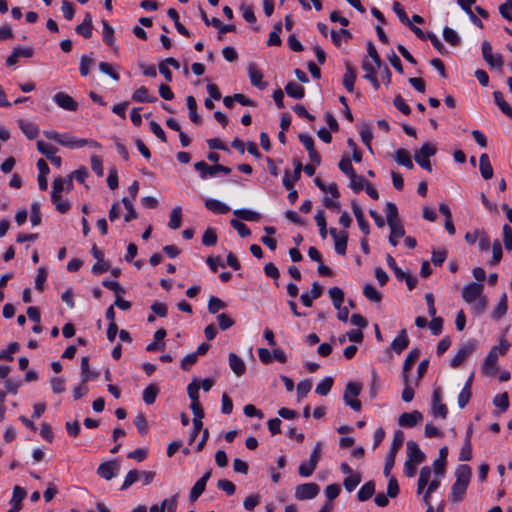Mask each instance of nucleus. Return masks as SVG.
<instances>
[{
  "label": "nucleus",
  "instance_id": "1",
  "mask_svg": "<svg viewBox=\"0 0 512 512\" xmlns=\"http://www.w3.org/2000/svg\"><path fill=\"white\" fill-rule=\"evenodd\" d=\"M471 468L467 464H460L455 470L456 481L451 487V501L460 502L465 494L471 479Z\"/></svg>",
  "mask_w": 512,
  "mask_h": 512
},
{
  "label": "nucleus",
  "instance_id": "2",
  "mask_svg": "<svg viewBox=\"0 0 512 512\" xmlns=\"http://www.w3.org/2000/svg\"><path fill=\"white\" fill-rule=\"evenodd\" d=\"M508 348L509 343L507 342L506 339L502 338L500 339L498 346H493L490 349L482 365V372L486 376L493 377L496 375L498 356L504 355L507 352Z\"/></svg>",
  "mask_w": 512,
  "mask_h": 512
},
{
  "label": "nucleus",
  "instance_id": "3",
  "mask_svg": "<svg viewBox=\"0 0 512 512\" xmlns=\"http://www.w3.org/2000/svg\"><path fill=\"white\" fill-rule=\"evenodd\" d=\"M362 390V384L358 382H348L345 387V393L343 400L354 411L359 412L361 410V402L356 399Z\"/></svg>",
  "mask_w": 512,
  "mask_h": 512
},
{
  "label": "nucleus",
  "instance_id": "4",
  "mask_svg": "<svg viewBox=\"0 0 512 512\" xmlns=\"http://www.w3.org/2000/svg\"><path fill=\"white\" fill-rule=\"evenodd\" d=\"M437 152V148L429 142L424 143L418 151L414 154V159L416 163L427 170L428 172L432 171L431 163L429 158L434 156Z\"/></svg>",
  "mask_w": 512,
  "mask_h": 512
},
{
  "label": "nucleus",
  "instance_id": "5",
  "mask_svg": "<svg viewBox=\"0 0 512 512\" xmlns=\"http://www.w3.org/2000/svg\"><path fill=\"white\" fill-rule=\"evenodd\" d=\"M476 349V343L473 340L467 341L465 344H463L457 351V353L452 357L450 360V365L453 368H456L460 366L465 359L473 353V351Z\"/></svg>",
  "mask_w": 512,
  "mask_h": 512
},
{
  "label": "nucleus",
  "instance_id": "6",
  "mask_svg": "<svg viewBox=\"0 0 512 512\" xmlns=\"http://www.w3.org/2000/svg\"><path fill=\"white\" fill-rule=\"evenodd\" d=\"M194 168L201 173V177L205 178L206 176H213L217 172H222L224 174H229L231 169L227 166L221 164H215L213 166L208 165L204 161H199L194 164Z\"/></svg>",
  "mask_w": 512,
  "mask_h": 512
},
{
  "label": "nucleus",
  "instance_id": "7",
  "mask_svg": "<svg viewBox=\"0 0 512 512\" xmlns=\"http://www.w3.org/2000/svg\"><path fill=\"white\" fill-rule=\"evenodd\" d=\"M120 470V465L116 460H109L101 463L97 468V474L100 478L109 481L114 478Z\"/></svg>",
  "mask_w": 512,
  "mask_h": 512
},
{
  "label": "nucleus",
  "instance_id": "8",
  "mask_svg": "<svg viewBox=\"0 0 512 512\" xmlns=\"http://www.w3.org/2000/svg\"><path fill=\"white\" fill-rule=\"evenodd\" d=\"M319 493V486L316 483L300 484L295 489V497L298 500L313 499Z\"/></svg>",
  "mask_w": 512,
  "mask_h": 512
},
{
  "label": "nucleus",
  "instance_id": "9",
  "mask_svg": "<svg viewBox=\"0 0 512 512\" xmlns=\"http://www.w3.org/2000/svg\"><path fill=\"white\" fill-rule=\"evenodd\" d=\"M483 284L471 282L462 289V298L465 302L471 304L481 297Z\"/></svg>",
  "mask_w": 512,
  "mask_h": 512
},
{
  "label": "nucleus",
  "instance_id": "10",
  "mask_svg": "<svg viewBox=\"0 0 512 512\" xmlns=\"http://www.w3.org/2000/svg\"><path fill=\"white\" fill-rule=\"evenodd\" d=\"M329 233L334 239L335 252L339 255H345L348 242V233L345 231L337 232L335 228H330Z\"/></svg>",
  "mask_w": 512,
  "mask_h": 512
},
{
  "label": "nucleus",
  "instance_id": "11",
  "mask_svg": "<svg viewBox=\"0 0 512 512\" xmlns=\"http://www.w3.org/2000/svg\"><path fill=\"white\" fill-rule=\"evenodd\" d=\"M53 101L62 109L75 112L78 109V103L67 93L57 92L53 96Z\"/></svg>",
  "mask_w": 512,
  "mask_h": 512
},
{
  "label": "nucleus",
  "instance_id": "12",
  "mask_svg": "<svg viewBox=\"0 0 512 512\" xmlns=\"http://www.w3.org/2000/svg\"><path fill=\"white\" fill-rule=\"evenodd\" d=\"M423 420V415L421 412L415 410L410 413L405 412L402 413L398 419V424L402 427L412 428L417 423Z\"/></svg>",
  "mask_w": 512,
  "mask_h": 512
},
{
  "label": "nucleus",
  "instance_id": "13",
  "mask_svg": "<svg viewBox=\"0 0 512 512\" xmlns=\"http://www.w3.org/2000/svg\"><path fill=\"white\" fill-rule=\"evenodd\" d=\"M32 47H17L12 50V53L7 57L6 64L8 66L15 65L20 58H30L33 56Z\"/></svg>",
  "mask_w": 512,
  "mask_h": 512
},
{
  "label": "nucleus",
  "instance_id": "14",
  "mask_svg": "<svg viewBox=\"0 0 512 512\" xmlns=\"http://www.w3.org/2000/svg\"><path fill=\"white\" fill-rule=\"evenodd\" d=\"M408 461L421 464L425 460V454L420 450L418 444L412 440L407 442Z\"/></svg>",
  "mask_w": 512,
  "mask_h": 512
},
{
  "label": "nucleus",
  "instance_id": "15",
  "mask_svg": "<svg viewBox=\"0 0 512 512\" xmlns=\"http://www.w3.org/2000/svg\"><path fill=\"white\" fill-rule=\"evenodd\" d=\"M248 75L250 82L253 86L259 89H265L267 87V83L263 82V73L257 69L256 64L250 63L248 66Z\"/></svg>",
  "mask_w": 512,
  "mask_h": 512
},
{
  "label": "nucleus",
  "instance_id": "16",
  "mask_svg": "<svg viewBox=\"0 0 512 512\" xmlns=\"http://www.w3.org/2000/svg\"><path fill=\"white\" fill-rule=\"evenodd\" d=\"M356 81V71L350 62L345 63V73L343 75V85L350 93L354 92V84Z\"/></svg>",
  "mask_w": 512,
  "mask_h": 512
},
{
  "label": "nucleus",
  "instance_id": "17",
  "mask_svg": "<svg viewBox=\"0 0 512 512\" xmlns=\"http://www.w3.org/2000/svg\"><path fill=\"white\" fill-rule=\"evenodd\" d=\"M229 366L236 376H242L246 371V365L241 357L231 352L228 356Z\"/></svg>",
  "mask_w": 512,
  "mask_h": 512
},
{
  "label": "nucleus",
  "instance_id": "18",
  "mask_svg": "<svg viewBox=\"0 0 512 512\" xmlns=\"http://www.w3.org/2000/svg\"><path fill=\"white\" fill-rule=\"evenodd\" d=\"M351 206L354 216L357 219L360 230L363 232L365 236H367L370 233V229L368 222L364 219L362 208L358 205L356 201H352Z\"/></svg>",
  "mask_w": 512,
  "mask_h": 512
},
{
  "label": "nucleus",
  "instance_id": "19",
  "mask_svg": "<svg viewBox=\"0 0 512 512\" xmlns=\"http://www.w3.org/2000/svg\"><path fill=\"white\" fill-rule=\"evenodd\" d=\"M409 345V338L406 333V330H402L396 338L393 339L391 343V348L397 354L402 353Z\"/></svg>",
  "mask_w": 512,
  "mask_h": 512
},
{
  "label": "nucleus",
  "instance_id": "20",
  "mask_svg": "<svg viewBox=\"0 0 512 512\" xmlns=\"http://www.w3.org/2000/svg\"><path fill=\"white\" fill-rule=\"evenodd\" d=\"M132 100L139 103H153L157 101V98L150 95L149 90L145 86H141L133 92Z\"/></svg>",
  "mask_w": 512,
  "mask_h": 512
},
{
  "label": "nucleus",
  "instance_id": "21",
  "mask_svg": "<svg viewBox=\"0 0 512 512\" xmlns=\"http://www.w3.org/2000/svg\"><path fill=\"white\" fill-rule=\"evenodd\" d=\"M447 456L448 448L446 446L440 448L439 457L433 462V470L437 476L444 474Z\"/></svg>",
  "mask_w": 512,
  "mask_h": 512
},
{
  "label": "nucleus",
  "instance_id": "22",
  "mask_svg": "<svg viewBox=\"0 0 512 512\" xmlns=\"http://www.w3.org/2000/svg\"><path fill=\"white\" fill-rule=\"evenodd\" d=\"M362 69L366 72L363 76L366 80L370 81L375 90L379 89V82L376 77V70L367 59L362 62Z\"/></svg>",
  "mask_w": 512,
  "mask_h": 512
},
{
  "label": "nucleus",
  "instance_id": "23",
  "mask_svg": "<svg viewBox=\"0 0 512 512\" xmlns=\"http://www.w3.org/2000/svg\"><path fill=\"white\" fill-rule=\"evenodd\" d=\"M479 169L481 176L485 179H491L493 177V168L490 163L489 157L486 153L480 155L479 158Z\"/></svg>",
  "mask_w": 512,
  "mask_h": 512
},
{
  "label": "nucleus",
  "instance_id": "24",
  "mask_svg": "<svg viewBox=\"0 0 512 512\" xmlns=\"http://www.w3.org/2000/svg\"><path fill=\"white\" fill-rule=\"evenodd\" d=\"M76 32L82 35L84 38H91L92 36V17L89 13H86L84 20L81 24L76 26Z\"/></svg>",
  "mask_w": 512,
  "mask_h": 512
},
{
  "label": "nucleus",
  "instance_id": "25",
  "mask_svg": "<svg viewBox=\"0 0 512 512\" xmlns=\"http://www.w3.org/2000/svg\"><path fill=\"white\" fill-rule=\"evenodd\" d=\"M432 470L429 466H424L420 469V474L417 482V494L421 495L425 487L428 485Z\"/></svg>",
  "mask_w": 512,
  "mask_h": 512
},
{
  "label": "nucleus",
  "instance_id": "26",
  "mask_svg": "<svg viewBox=\"0 0 512 512\" xmlns=\"http://www.w3.org/2000/svg\"><path fill=\"white\" fill-rule=\"evenodd\" d=\"M18 125H19V128L21 129V131L30 140L35 139L39 134V128L34 123L26 122L21 119V120H18Z\"/></svg>",
  "mask_w": 512,
  "mask_h": 512
},
{
  "label": "nucleus",
  "instance_id": "27",
  "mask_svg": "<svg viewBox=\"0 0 512 512\" xmlns=\"http://www.w3.org/2000/svg\"><path fill=\"white\" fill-rule=\"evenodd\" d=\"M99 376L98 372L91 371L89 367V357L83 356L81 358V379L83 382H88L91 379H95Z\"/></svg>",
  "mask_w": 512,
  "mask_h": 512
},
{
  "label": "nucleus",
  "instance_id": "28",
  "mask_svg": "<svg viewBox=\"0 0 512 512\" xmlns=\"http://www.w3.org/2000/svg\"><path fill=\"white\" fill-rule=\"evenodd\" d=\"M493 98L495 104L498 106V108L509 118L512 119V107L505 101L504 96L502 92L495 91L493 93Z\"/></svg>",
  "mask_w": 512,
  "mask_h": 512
},
{
  "label": "nucleus",
  "instance_id": "29",
  "mask_svg": "<svg viewBox=\"0 0 512 512\" xmlns=\"http://www.w3.org/2000/svg\"><path fill=\"white\" fill-rule=\"evenodd\" d=\"M375 493V482L370 480L366 482L358 491L357 498L359 501L364 502L370 499Z\"/></svg>",
  "mask_w": 512,
  "mask_h": 512
},
{
  "label": "nucleus",
  "instance_id": "30",
  "mask_svg": "<svg viewBox=\"0 0 512 512\" xmlns=\"http://www.w3.org/2000/svg\"><path fill=\"white\" fill-rule=\"evenodd\" d=\"M395 161L399 165H402V166L406 167L407 169H413L414 168V165H413V162L411 160L410 154L408 153L407 150H405L403 148H399L395 152Z\"/></svg>",
  "mask_w": 512,
  "mask_h": 512
},
{
  "label": "nucleus",
  "instance_id": "31",
  "mask_svg": "<svg viewBox=\"0 0 512 512\" xmlns=\"http://www.w3.org/2000/svg\"><path fill=\"white\" fill-rule=\"evenodd\" d=\"M205 207L213 213L225 214L230 211V208L216 199H207L205 201Z\"/></svg>",
  "mask_w": 512,
  "mask_h": 512
},
{
  "label": "nucleus",
  "instance_id": "32",
  "mask_svg": "<svg viewBox=\"0 0 512 512\" xmlns=\"http://www.w3.org/2000/svg\"><path fill=\"white\" fill-rule=\"evenodd\" d=\"M186 104L189 110L190 120L195 124L201 123V117L197 113V102L192 95L186 97Z\"/></svg>",
  "mask_w": 512,
  "mask_h": 512
},
{
  "label": "nucleus",
  "instance_id": "33",
  "mask_svg": "<svg viewBox=\"0 0 512 512\" xmlns=\"http://www.w3.org/2000/svg\"><path fill=\"white\" fill-rule=\"evenodd\" d=\"M285 91L290 97L295 99H301L304 97L305 94L304 88L294 81H290L287 83V85L285 86Z\"/></svg>",
  "mask_w": 512,
  "mask_h": 512
},
{
  "label": "nucleus",
  "instance_id": "34",
  "mask_svg": "<svg viewBox=\"0 0 512 512\" xmlns=\"http://www.w3.org/2000/svg\"><path fill=\"white\" fill-rule=\"evenodd\" d=\"M181 221H182V208L180 206H176L171 211L168 226H169V228L176 230V229L180 228Z\"/></svg>",
  "mask_w": 512,
  "mask_h": 512
},
{
  "label": "nucleus",
  "instance_id": "35",
  "mask_svg": "<svg viewBox=\"0 0 512 512\" xmlns=\"http://www.w3.org/2000/svg\"><path fill=\"white\" fill-rule=\"evenodd\" d=\"M332 303L336 309H340L344 301V292L339 287H332L328 291Z\"/></svg>",
  "mask_w": 512,
  "mask_h": 512
},
{
  "label": "nucleus",
  "instance_id": "36",
  "mask_svg": "<svg viewBox=\"0 0 512 512\" xmlns=\"http://www.w3.org/2000/svg\"><path fill=\"white\" fill-rule=\"evenodd\" d=\"M330 36L332 42L335 46L340 47L342 43V39L344 38L346 41L352 38V34L347 29H340L339 31L332 30L330 32Z\"/></svg>",
  "mask_w": 512,
  "mask_h": 512
},
{
  "label": "nucleus",
  "instance_id": "37",
  "mask_svg": "<svg viewBox=\"0 0 512 512\" xmlns=\"http://www.w3.org/2000/svg\"><path fill=\"white\" fill-rule=\"evenodd\" d=\"M102 25L104 42L111 48L115 49L114 29L105 20L102 21Z\"/></svg>",
  "mask_w": 512,
  "mask_h": 512
},
{
  "label": "nucleus",
  "instance_id": "38",
  "mask_svg": "<svg viewBox=\"0 0 512 512\" xmlns=\"http://www.w3.org/2000/svg\"><path fill=\"white\" fill-rule=\"evenodd\" d=\"M158 393L159 389L155 384L148 385L143 391V401L147 405L153 404L156 400Z\"/></svg>",
  "mask_w": 512,
  "mask_h": 512
},
{
  "label": "nucleus",
  "instance_id": "39",
  "mask_svg": "<svg viewBox=\"0 0 512 512\" xmlns=\"http://www.w3.org/2000/svg\"><path fill=\"white\" fill-rule=\"evenodd\" d=\"M234 215L245 221H259L261 219V215L258 212L248 209H237L234 211Z\"/></svg>",
  "mask_w": 512,
  "mask_h": 512
},
{
  "label": "nucleus",
  "instance_id": "40",
  "mask_svg": "<svg viewBox=\"0 0 512 512\" xmlns=\"http://www.w3.org/2000/svg\"><path fill=\"white\" fill-rule=\"evenodd\" d=\"M385 213H386V219L387 224H392L394 222L400 221L399 215H398V209L397 206L392 202H387L385 207Z\"/></svg>",
  "mask_w": 512,
  "mask_h": 512
},
{
  "label": "nucleus",
  "instance_id": "41",
  "mask_svg": "<svg viewBox=\"0 0 512 512\" xmlns=\"http://www.w3.org/2000/svg\"><path fill=\"white\" fill-rule=\"evenodd\" d=\"M404 442V433L401 430H396L393 435V441L391 443L390 449L388 453H392L396 455L400 450Z\"/></svg>",
  "mask_w": 512,
  "mask_h": 512
},
{
  "label": "nucleus",
  "instance_id": "42",
  "mask_svg": "<svg viewBox=\"0 0 512 512\" xmlns=\"http://www.w3.org/2000/svg\"><path fill=\"white\" fill-rule=\"evenodd\" d=\"M51 201L56 206L57 211L62 214L66 213L71 208L70 202L62 200L60 194L51 193Z\"/></svg>",
  "mask_w": 512,
  "mask_h": 512
},
{
  "label": "nucleus",
  "instance_id": "43",
  "mask_svg": "<svg viewBox=\"0 0 512 512\" xmlns=\"http://www.w3.org/2000/svg\"><path fill=\"white\" fill-rule=\"evenodd\" d=\"M364 296L372 302L379 303L382 300V295L371 284H366L363 288Z\"/></svg>",
  "mask_w": 512,
  "mask_h": 512
},
{
  "label": "nucleus",
  "instance_id": "44",
  "mask_svg": "<svg viewBox=\"0 0 512 512\" xmlns=\"http://www.w3.org/2000/svg\"><path fill=\"white\" fill-rule=\"evenodd\" d=\"M507 312V295L504 293L492 313L494 319L502 318Z\"/></svg>",
  "mask_w": 512,
  "mask_h": 512
},
{
  "label": "nucleus",
  "instance_id": "45",
  "mask_svg": "<svg viewBox=\"0 0 512 512\" xmlns=\"http://www.w3.org/2000/svg\"><path fill=\"white\" fill-rule=\"evenodd\" d=\"M333 382L334 380L331 377L324 378L317 384L315 392L321 396H326L330 392Z\"/></svg>",
  "mask_w": 512,
  "mask_h": 512
},
{
  "label": "nucleus",
  "instance_id": "46",
  "mask_svg": "<svg viewBox=\"0 0 512 512\" xmlns=\"http://www.w3.org/2000/svg\"><path fill=\"white\" fill-rule=\"evenodd\" d=\"M141 478V472L136 470V469H133V470H130L125 479H124V482L121 486V490H126L128 489L131 485H133L135 482H137L139 479Z\"/></svg>",
  "mask_w": 512,
  "mask_h": 512
},
{
  "label": "nucleus",
  "instance_id": "47",
  "mask_svg": "<svg viewBox=\"0 0 512 512\" xmlns=\"http://www.w3.org/2000/svg\"><path fill=\"white\" fill-rule=\"evenodd\" d=\"M226 308V303L220 298L211 296L208 300V311L211 314H216L219 310Z\"/></svg>",
  "mask_w": 512,
  "mask_h": 512
},
{
  "label": "nucleus",
  "instance_id": "48",
  "mask_svg": "<svg viewBox=\"0 0 512 512\" xmlns=\"http://www.w3.org/2000/svg\"><path fill=\"white\" fill-rule=\"evenodd\" d=\"M350 188L355 192L359 193L361 190H363L368 183V180H366L362 176H358L355 174V177H350Z\"/></svg>",
  "mask_w": 512,
  "mask_h": 512
},
{
  "label": "nucleus",
  "instance_id": "49",
  "mask_svg": "<svg viewBox=\"0 0 512 512\" xmlns=\"http://www.w3.org/2000/svg\"><path fill=\"white\" fill-rule=\"evenodd\" d=\"M339 169L344 173L346 174L349 178L350 177H355V170L352 166V163H351V160L349 157L345 156V157H342V159L340 160L339 164Z\"/></svg>",
  "mask_w": 512,
  "mask_h": 512
},
{
  "label": "nucleus",
  "instance_id": "50",
  "mask_svg": "<svg viewBox=\"0 0 512 512\" xmlns=\"http://www.w3.org/2000/svg\"><path fill=\"white\" fill-rule=\"evenodd\" d=\"M419 356H420V351L417 348L412 349L407 354V356H406V358L404 360V364H403V368H404L405 372H409L410 371V369L412 368V366L416 362V360L419 358Z\"/></svg>",
  "mask_w": 512,
  "mask_h": 512
},
{
  "label": "nucleus",
  "instance_id": "51",
  "mask_svg": "<svg viewBox=\"0 0 512 512\" xmlns=\"http://www.w3.org/2000/svg\"><path fill=\"white\" fill-rule=\"evenodd\" d=\"M315 221L319 227L320 236L325 239L327 236V223L324 211L319 210L315 215Z\"/></svg>",
  "mask_w": 512,
  "mask_h": 512
},
{
  "label": "nucleus",
  "instance_id": "52",
  "mask_svg": "<svg viewBox=\"0 0 512 512\" xmlns=\"http://www.w3.org/2000/svg\"><path fill=\"white\" fill-rule=\"evenodd\" d=\"M443 37H444L445 41L448 42L449 44H451L452 46H457L460 43V37L450 27H444Z\"/></svg>",
  "mask_w": 512,
  "mask_h": 512
},
{
  "label": "nucleus",
  "instance_id": "53",
  "mask_svg": "<svg viewBox=\"0 0 512 512\" xmlns=\"http://www.w3.org/2000/svg\"><path fill=\"white\" fill-rule=\"evenodd\" d=\"M361 482L360 474L356 473L346 477L343 481V485L348 492H352Z\"/></svg>",
  "mask_w": 512,
  "mask_h": 512
},
{
  "label": "nucleus",
  "instance_id": "54",
  "mask_svg": "<svg viewBox=\"0 0 512 512\" xmlns=\"http://www.w3.org/2000/svg\"><path fill=\"white\" fill-rule=\"evenodd\" d=\"M122 203L125 209L127 210V213L124 216L125 221L130 222L131 220L136 219L138 215L136 210L134 209L132 202L127 197H124L122 199Z\"/></svg>",
  "mask_w": 512,
  "mask_h": 512
},
{
  "label": "nucleus",
  "instance_id": "55",
  "mask_svg": "<svg viewBox=\"0 0 512 512\" xmlns=\"http://www.w3.org/2000/svg\"><path fill=\"white\" fill-rule=\"evenodd\" d=\"M25 497L26 491L20 486H15L13 488V494L10 503L11 505L21 506V502L24 500Z\"/></svg>",
  "mask_w": 512,
  "mask_h": 512
},
{
  "label": "nucleus",
  "instance_id": "56",
  "mask_svg": "<svg viewBox=\"0 0 512 512\" xmlns=\"http://www.w3.org/2000/svg\"><path fill=\"white\" fill-rule=\"evenodd\" d=\"M202 243L205 246H214L217 243V234L213 228H207L202 236Z\"/></svg>",
  "mask_w": 512,
  "mask_h": 512
},
{
  "label": "nucleus",
  "instance_id": "57",
  "mask_svg": "<svg viewBox=\"0 0 512 512\" xmlns=\"http://www.w3.org/2000/svg\"><path fill=\"white\" fill-rule=\"evenodd\" d=\"M94 65V60L90 56L83 55L80 59V74L85 77L89 74L90 68Z\"/></svg>",
  "mask_w": 512,
  "mask_h": 512
},
{
  "label": "nucleus",
  "instance_id": "58",
  "mask_svg": "<svg viewBox=\"0 0 512 512\" xmlns=\"http://www.w3.org/2000/svg\"><path fill=\"white\" fill-rule=\"evenodd\" d=\"M447 258V250L445 248L439 250H433L431 261L436 266H441Z\"/></svg>",
  "mask_w": 512,
  "mask_h": 512
},
{
  "label": "nucleus",
  "instance_id": "59",
  "mask_svg": "<svg viewBox=\"0 0 512 512\" xmlns=\"http://www.w3.org/2000/svg\"><path fill=\"white\" fill-rule=\"evenodd\" d=\"M230 224L238 232V234L241 237H248V236L251 235L250 229L243 222H240V221H238L236 219H232L230 221Z\"/></svg>",
  "mask_w": 512,
  "mask_h": 512
},
{
  "label": "nucleus",
  "instance_id": "60",
  "mask_svg": "<svg viewBox=\"0 0 512 512\" xmlns=\"http://www.w3.org/2000/svg\"><path fill=\"white\" fill-rule=\"evenodd\" d=\"M206 486L202 485V482H196L190 490L189 501L194 503L205 491Z\"/></svg>",
  "mask_w": 512,
  "mask_h": 512
},
{
  "label": "nucleus",
  "instance_id": "61",
  "mask_svg": "<svg viewBox=\"0 0 512 512\" xmlns=\"http://www.w3.org/2000/svg\"><path fill=\"white\" fill-rule=\"evenodd\" d=\"M393 104L404 115H410L411 114V108L405 102V100L403 99V97L400 94L395 96V98L393 100Z\"/></svg>",
  "mask_w": 512,
  "mask_h": 512
},
{
  "label": "nucleus",
  "instance_id": "62",
  "mask_svg": "<svg viewBox=\"0 0 512 512\" xmlns=\"http://www.w3.org/2000/svg\"><path fill=\"white\" fill-rule=\"evenodd\" d=\"M493 404L498 407L501 412H504L509 407V397L507 393H502L495 396Z\"/></svg>",
  "mask_w": 512,
  "mask_h": 512
},
{
  "label": "nucleus",
  "instance_id": "63",
  "mask_svg": "<svg viewBox=\"0 0 512 512\" xmlns=\"http://www.w3.org/2000/svg\"><path fill=\"white\" fill-rule=\"evenodd\" d=\"M217 487L229 496L233 495L236 491L234 483L227 479L218 480Z\"/></svg>",
  "mask_w": 512,
  "mask_h": 512
},
{
  "label": "nucleus",
  "instance_id": "64",
  "mask_svg": "<svg viewBox=\"0 0 512 512\" xmlns=\"http://www.w3.org/2000/svg\"><path fill=\"white\" fill-rule=\"evenodd\" d=\"M502 231L505 248L512 251V228L508 224H504Z\"/></svg>",
  "mask_w": 512,
  "mask_h": 512
}]
</instances>
